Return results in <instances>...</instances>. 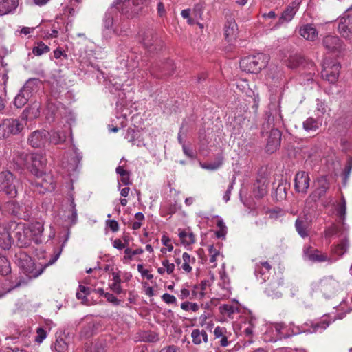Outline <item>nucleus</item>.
Wrapping results in <instances>:
<instances>
[{
  "label": "nucleus",
  "instance_id": "nucleus-3",
  "mask_svg": "<svg viewBox=\"0 0 352 352\" xmlns=\"http://www.w3.org/2000/svg\"><path fill=\"white\" fill-rule=\"evenodd\" d=\"M147 0H116L115 3H122L121 12L129 19L138 16L143 10Z\"/></svg>",
  "mask_w": 352,
  "mask_h": 352
},
{
  "label": "nucleus",
  "instance_id": "nucleus-12",
  "mask_svg": "<svg viewBox=\"0 0 352 352\" xmlns=\"http://www.w3.org/2000/svg\"><path fill=\"white\" fill-rule=\"evenodd\" d=\"M338 30L342 36L351 38L352 37V15L345 14L340 17Z\"/></svg>",
  "mask_w": 352,
  "mask_h": 352
},
{
  "label": "nucleus",
  "instance_id": "nucleus-9",
  "mask_svg": "<svg viewBox=\"0 0 352 352\" xmlns=\"http://www.w3.org/2000/svg\"><path fill=\"white\" fill-rule=\"evenodd\" d=\"M329 322H327L326 320H322L319 322L312 323L309 329L303 328L302 329H301L299 327L291 324V326H292V332L287 335H283L281 337H289L294 335L301 333L302 332L309 333L322 332L324 329H326L329 327Z\"/></svg>",
  "mask_w": 352,
  "mask_h": 352
},
{
  "label": "nucleus",
  "instance_id": "nucleus-16",
  "mask_svg": "<svg viewBox=\"0 0 352 352\" xmlns=\"http://www.w3.org/2000/svg\"><path fill=\"white\" fill-rule=\"evenodd\" d=\"M349 232V226L345 222H342L341 225L332 224L324 230V236L330 238L333 236H337L338 238Z\"/></svg>",
  "mask_w": 352,
  "mask_h": 352
},
{
  "label": "nucleus",
  "instance_id": "nucleus-34",
  "mask_svg": "<svg viewBox=\"0 0 352 352\" xmlns=\"http://www.w3.org/2000/svg\"><path fill=\"white\" fill-rule=\"evenodd\" d=\"M321 126V122L314 118L309 117L303 122V129L307 131H316Z\"/></svg>",
  "mask_w": 352,
  "mask_h": 352
},
{
  "label": "nucleus",
  "instance_id": "nucleus-36",
  "mask_svg": "<svg viewBox=\"0 0 352 352\" xmlns=\"http://www.w3.org/2000/svg\"><path fill=\"white\" fill-rule=\"evenodd\" d=\"M144 250L141 248L133 250L128 247V248L125 249L124 255L122 258V262L124 263H129L133 260V258L135 255L142 254Z\"/></svg>",
  "mask_w": 352,
  "mask_h": 352
},
{
  "label": "nucleus",
  "instance_id": "nucleus-52",
  "mask_svg": "<svg viewBox=\"0 0 352 352\" xmlns=\"http://www.w3.org/2000/svg\"><path fill=\"white\" fill-rule=\"evenodd\" d=\"M161 241H162V244L164 246H166V248H162L161 252L162 253H166V251H168V252L173 251V245L171 243L170 239L168 236L164 234L162 237Z\"/></svg>",
  "mask_w": 352,
  "mask_h": 352
},
{
  "label": "nucleus",
  "instance_id": "nucleus-57",
  "mask_svg": "<svg viewBox=\"0 0 352 352\" xmlns=\"http://www.w3.org/2000/svg\"><path fill=\"white\" fill-rule=\"evenodd\" d=\"M67 348V344L63 339L57 340L54 344V349L57 352H63Z\"/></svg>",
  "mask_w": 352,
  "mask_h": 352
},
{
  "label": "nucleus",
  "instance_id": "nucleus-5",
  "mask_svg": "<svg viewBox=\"0 0 352 352\" xmlns=\"http://www.w3.org/2000/svg\"><path fill=\"white\" fill-rule=\"evenodd\" d=\"M10 230H12V235L16 239L17 245L20 247H27L31 242L30 230L24 223L15 221L9 222Z\"/></svg>",
  "mask_w": 352,
  "mask_h": 352
},
{
  "label": "nucleus",
  "instance_id": "nucleus-13",
  "mask_svg": "<svg viewBox=\"0 0 352 352\" xmlns=\"http://www.w3.org/2000/svg\"><path fill=\"white\" fill-rule=\"evenodd\" d=\"M295 189L298 192L306 193L309 187L310 177L308 173L300 171L295 176Z\"/></svg>",
  "mask_w": 352,
  "mask_h": 352
},
{
  "label": "nucleus",
  "instance_id": "nucleus-1",
  "mask_svg": "<svg viewBox=\"0 0 352 352\" xmlns=\"http://www.w3.org/2000/svg\"><path fill=\"white\" fill-rule=\"evenodd\" d=\"M60 254V251L54 255L47 263L44 265H41L39 267H37L32 258L23 251L16 253L15 258L16 263L19 267L23 270L28 279L30 280L38 277L43 273L45 267L54 263Z\"/></svg>",
  "mask_w": 352,
  "mask_h": 352
},
{
  "label": "nucleus",
  "instance_id": "nucleus-50",
  "mask_svg": "<svg viewBox=\"0 0 352 352\" xmlns=\"http://www.w3.org/2000/svg\"><path fill=\"white\" fill-rule=\"evenodd\" d=\"M12 236H0V251L9 250L12 243Z\"/></svg>",
  "mask_w": 352,
  "mask_h": 352
},
{
  "label": "nucleus",
  "instance_id": "nucleus-15",
  "mask_svg": "<svg viewBox=\"0 0 352 352\" xmlns=\"http://www.w3.org/2000/svg\"><path fill=\"white\" fill-rule=\"evenodd\" d=\"M281 132L277 129L271 130L266 146L267 151L274 153L280 145Z\"/></svg>",
  "mask_w": 352,
  "mask_h": 352
},
{
  "label": "nucleus",
  "instance_id": "nucleus-42",
  "mask_svg": "<svg viewBox=\"0 0 352 352\" xmlns=\"http://www.w3.org/2000/svg\"><path fill=\"white\" fill-rule=\"evenodd\" d=\"M215 219H217V226L218 228L216 236L218 238H224L227 234V227L221 217L216 216Z\"/></svg>",
  "mask_w": 352,
  "mask_h": 352
},
{
  "label": "nucleus",
  "instance_id": "nucleus-47",
  "mask_svg": "<svg viewBox=\"0 0 352 352\" xmlns=\"http://www.w3.org/2000/svg\"><path fill=\"white\" fill-rule=\"evenodd\" d=\"M271 269L272 266L268 262H260L259 263H257L256 265L255 274L259 273L263 275L265 273L269 272Z\"/></svg>",
  "mask_w": 352,
  "mask_h": 352
},
{
  "label": "nucleus",
  "instance_id": "nucleus-22",
  "mask_svg": "<svg viewBox=\"0 0 352 352\" xmlns=\"http://www.w3.org/2000/svg\"><path fill=\"white\" fill-rule=\"evenodd\" d=\"M40 105L38 102H34L26 107L21 113V118L22 120H34L40 115Z\"/></svg>",
  "mask_w": 352,
  "mask_h": 352
},
{
  "label": "nucleus",
  "instance_id": "nucleus-24",
  "mask_svg": "<svg viewBox=\"0 0 352 352\" xmlns=\"http://www.w3.org/2000/svg\"><path fill=\"white\" fill-rule=\"evenodd\" d=\"M237 24L233 19H228L224 25V36L228 41L235 38L237 34Z\"/></svg>",
  "mask_w": 352,
  "mask_h": 352
},
{
  "label": "nucleus",
  "instance_id": "nucleus-2",
  "mask_svg": "<svg viewBox=\"0 0 352 352\" xmlns=\"http://www.w3.org/2000/svg\"><path fill=\"white\" fill-rule=\"evenodd\" d=\"M269 61V57L263 53L243 58L240 61L241 69L249 73H258Z\"/></svg>",
  "mask_w": 352,
  "mask_h": 352
},
{
  "label": "nucleus",
  "instance_id": "nucleus-39",
  "mask_svg": "<svg viewBox=\"0 0 352 352\" xmlns=\"http://www.w3.org/2000/svg\"><path fill=\"white\" fill-rule=\"evenodd\" d=\"M220 280L218 285L223 290L228 291L230 286V280L225 272L224 265L222 266V270L219 272Z\"/></svg>",
  "mask_w": 352,
  "mask_h": 352
},
{
  "label": "nucleus",
  "instance_id": "nucleus-31",
  "mask_svg": "<svg viewBox=\"0 0 352 352\" xmlns=\"http://www.w3.org/2000/svg\"><path fill=\"white\" fill-rule=\"evenodd\" d=\"M157 41V36L151 31L144 32L141 36L140 41L146 48L151 47Z\"/></svg>",
  "mask_w": 352,
  "mask_h": 352
},
{
  "label": "nucleus",
  "instance_id": "nucleus-14",
  "mask_svg": "<svg viewBox=\"0 0 352 352\" xmlns=\"http://www.w3.org/2000/svg\"><path fill=\"white\" fill-rule=\"evenodd\" d=\"M301 3V0H294L284 10L278 20V24L289 22L292 20Z\"/></svg>",
  "mask_w": 352,
  "mask_h": 352
},
{
  "label": "nucleus",
  "instance_id": "nucleus-27",
  "mask_svg": "<svg viewBox=\"0 0 352 352\" xmlns=\"http://www.w3.org/2000/svg\"><path fill=\"white\" fill-rule=\"evenodd\" d=\"M116 172L118 175V184L122 183L124 186H129L131 184L130 179V172L126 169L125 164L119 165Z\"/></svg>",
  "mask_w": 352,
  "mask_h": 352
},
{
  "label": "nucleus",
  "instance_id": "nucleus-35",
  "mask_svg": "<svg viewBox=\"0 0 352 352\" xmlns=\"http://www.w3.org/2000/svg\"><path fill=\"white\" fill-rule=\"evenodd\" d=\"M214 334L216 338H221L220 343L222 346H228L227 330L225 327H217L214 329Z\"/></svg>",
  "mask_w": 352,
  "mask_h": 352
},
{
  "label": "nucleus",
  "instance_id": "nucleus-61",
  "mask_svg": "<svg viewBox=\"0 0 352 352\" xmlns=\"http://www.w3.org/2000/svg\"><path fill=\"white\" fill-rule=\"evenodd\" d=\"M36 336L35 338V341L38 343H41L43 341V340L46 338V332L43 328H38L36 330Z\"/></svg>",
  "mask_w": 352,
  "mask_h": 352
},
{
  "label": "nucleus",
  "instance_id": "nucleus-54",
  "mask_svg": "<svg viewBox=\"0 0 352 352\" xmlns=\"http://www.w3.org/2000/svg\"><path fill=\"white\" fill-rule=\"evenodd\" d=\"M181 308L185 311L191 310L195 312L198 311L199 306L197 303L186 301L181 304Z\"/></svg>",
  "mask_w": 352,
  "mask_h": 352
},
{
  "label": "nucleus",
  "instance_id": "nucleus-46",
  "mask_svg": "<svg viewBox=\"0 0 352 352\" xmlns=\"http://www.w3.org/2000/svg\"><path fill=\"white\" fill-rule=\"evenodd\" d=\"M66 134L63 131H55L51 135V141L54 144H59L64 142L66 140Z\"/></svg>",
  "mask_w": 352,
  "mask_h": 352
},
{
  "label": "nucleus",
  "instance_id": "nucleus-11",
  "mask_svg": "<svg viewBox=\"0 0 352 352\" xmlns=\"http://www.w3.org/2000/svg\"><path fill=\"white\" fill-rule=\"evenodd\" d=\"M49 133L45 130H37L30 135L28 142L34 148H41L45 145L48 140Z\"/></svg>",
  "mask_w": 352,
  "mask_h": 352
},
{
  "label": "nucleus",
  "instance_id": "nucleus-20",
  "mask_svg": "<svg viewBox=\"0 0 352 352\" xmlns=\"http://www.w3.org/2000/svg\"><path fill=\"white\" fill-rule=\"evenodd\" d=\"M21 0L0 1V16L14 13L19 5Z\"/></svg>",
  "mask_w": 352,
  "mask_h": 352
},
{
  "label": "nucleus",
  "instance_id": "nucleus-64",
  "mask_svg": "<svg viewBox=\"0 0 352 352\" xmlns=\"http://www.w3.org/2000/svg\"><path fill=\"white\" fill-rule=\"evenodd\" d=\"M316 105L317 111L320 112L322 114H324L326 113L327 106L323 102L318 100Z\"/></svg>",
  "mask_w": 352,
  "mask_h": 352
},
{
  "label": "nucleus",
  "instance_id": "nucleus-45",
  "mask_svg": "<svg viewBox=\"0 0 352 352\" xmlns=\"http://www.w3.org/2000/svg\"><path fill=\"white\" fill-rule=\"evenodd\" d=\"M214 275L213 274H210V277L207 280H202L199 286L200 292H199V298H201L204 294V291L209 287L212 283L214 282Z\"/></svg>",
  "mask_w": 352,
  "mask_h": 352
},
{
  "label": "nucleus",
  "instance_id": "nucleus-10",
  "mask_svg": "<svg viewBox=\"0 0 352 352\" xmlns=\"http://www.w3.org/2000/svg\"><path fill=\"white\" fill-rule=\"evenodd\" d=\"M30 159L28 169L30 172L34 175L42 173L47 163L46 157L41 154L30 153Z\"/></svg>",
  "mask_w": 352,
  "mask_h": 352
},
{
  "label": "nucleus",
  "instance_id": "nucleus-17",
  "mask_svg": "<svg viewBox=\"0 0 352 352\" xmlns=\"http://www.w3.org/2000/svg\"><path fill=\"white\" fill-rule=\"evenodd\" d=\"M28 228L30 230L31 241H34L36 243L43 242V234L44 231V225L42 222L36 221L31 223Z\"/></svg>",
  "mask_w": 352,
  "mask_h": 352
},
{
  "label": "nucleus",
  "instance_id": "nucleus-6",
  "mask_svg": "<svg viewBox=\"0 0 352 352\" xmlns=\"http://www.w3.org/2000/svg\"><path fill=\"white\" fill-rule=\"evenodd\" d=\"M23 124L17 119H5L0 124V139H6L11 135L19 133Z\"/></svg>",
  "mask_w": 352,
  "mask_h": 352
},
{
  "label": "nucleus",
  "instance_id": "nucleus-32",
  "mask_svg": "<svg viewBox=\"0 0 352 352\" xmlns=\"http://www.w3.org/2000/svg\"><path fill=\"white\" fill-rule=\"evenodd\" d=\"M224 157L223 155H219L213 162L202 163L200 162L199 165L203 169L208 170H216L219 169L223 163Z\"/></svg>",
  "mask_w": 352,
  "mask_h": 352
},
{
  "label": "nucleus",
  "instance_id": "nucleus-18",
  "mask_svg": "<svg viewBox=\"0 0 352 352\" xmlns=\"http://www.w3.org/2000/svg\"><path fill=\"white\" fill-rule=\"evenodd\" d=\"M339 239V241L332 246L331 251L334 254L342 256L349 248V232Z\"/></svg>",
  "mask_w": 352,
  "mask_h": 352
},
{
  "label": "nucleus",
  "instance_id": "nucleus-25",
  "mask_svg": "<svg viewBox=\"0 0 352 352\" xmlns=\"http://www.w3.org/2000/svg\"><path fill=\"white\" fill-rule=\"evenodd\" d=\"M195 263V257L190 255L187 252H184L182 254V263H181L179 266V270L184 273L189 274L192 272V267Z\"/></svg>",
  "mask_w": 352,
  "mask_h": 352
},
{
  "label": "nucleus",
  "instance_id": "nucleus-8",
  "mask_svg": "<svg viewBox=\"0 0 352 352\" xmlns=\"http://www.w3.org/2000/svg\"><path fill=\"white\" fill-rule=\"evenodd\" d=\"M340 65L336 61L326 60L322 64V77L331 83H335L339 77Z\"/></svg>",
  "mask_w": 352,
  "mask_h": 352
},
{
  "label": "nucleus",
  "instance_id": "nucleus-19",
  "mask_svg": "<svg viewBox=\"0 0 352 352\" xmlns=\"http://www.w3.org/2000/svg\"><path fill=\"white\" fill-rule=\"evenodd\" d=\"M299 34L305 39L314 41L318 38V32L312 24H305L300 27Z\"/></svg>",
  "mask_w": 352,
  "mask_h": 352
},
{
  "label": "nucleus",
  "instance_id": "nucleus-30",
  "mask_svg": "<svg viewBox=\"0 0 352 352\" xmlns=\"http://www.w3.org/2000/svg\"><path fill=\"white\" fill-rule=\"evenodd\" d=\"M281 283L276 280L268 284L265 288V294L272 298H280L282 296L281 292L278 289Z\"/></svg>",
  "mask_w": 352,
  "mask_h": 352
},
{
  "label": "nucleus",
  "instance_id": "nucleus-21",
  "mask_svg": "<svg viewBox=\"0 0 352 352\" xmlns=\"http://www.w3.org/2000/svg\"><path fill=\"white\" fill-rule=\"evenodd\" d=\"M209 261L212 264V267L217 266V261L223 258V256L221 253V246L219 243L215 245H209L208 248Z\"/></svg>",
  "mask_w": 352,
  "mask_h": 352
},
{
  "label": "nucleus",
  "instance_id": "nucleus-37",
  "mask_svg": "<svg viewBox=\"0 0 352 352\" xmlns=\"http://www.w3.org/2000/svg\"><path fill=\"white\" fill-rule=\"evenodd\" d=\"M30 98L28 94L21 89L19 93L14 98V104L17 108H21L28 102Z\"/></svg>",
  "mask_w": 352,
  "mask_h": 352
},
{
  "label": "nucleus",
  "instance_id": "nucleus-26",
  "mask_svg": "<svg viewBox=\"0 0 352 352\" xmlns=\"http://www.w3.org/2000/svg\"><path fill=\"white\" fill-rule=\"evenodd\" d=\"M30 158V154L25 152L17 151L14 153L13 162L19 168H26L28 169Z\"/></svg>",
  "mask_w": 352,
  "mask_h": 352
},
{
  "label": "nucleus",
  "instance_id": "nucleus-38",
  "mask_svg": "<svg viewBox=\"0 0 352 352\" xmlns=\"http://www.w3.org/2000/svg\"><path fill=\"white\" fill-rule=\"evenodd\" d=\"M129 245V236L124 235L122 239H116L113 242V246L118 250L125 251Z\"/></svg>",
  "mask_w": 352,
  "mask_h": 352
},
{
  "label": "nucleus",
  "instance_id": "nucleus-4",
  "mask_svg": "<svg viewBox=\"0 0 352 352\" xmlns=\"http://www.w3.org/2000/svg\"><path fill=\"white\" fill-rule=\"evenodd\" d=\"M18 183V179L10 171L0 173V192L14 198L17 195L16 184Z\"/></svg>",
  "mask_w": 352,
  "mask_h": 352
},
{
  "label": "nucleus",
  "instance_id": "nucleus-63",
  "mask_svg": "<svg viewBox=\"0 0 352 352\" xmlns=\"http://www.w3.org/2000/svg\"><path fill=\"white\" fill-rule=\"evenodd\" d=\"M179 298L182 300L186 299L190 297V290L188 288V287H183L180 290V294L179 295Z\"/></svg>",
  "mask_w": 352,
  "mask_h": 352
},
{
  "label": "nucleus",
  "instance_id": "nucleus-53",
  "mask_svg": "<svg viewBox=\"0 0 352 352\" xmlns=\"http://www.w3.org/2000/svg\"><path fill=\"white\" fill-rule=\"evenodd\" d=\"M94 324L91 322L88 323L83 327L80 332V336L83 338H89L92 336L94 332Z\"/></svg>",
  "mask_w": 352,
  "mask_h": 352
},
{
  "label": "nucleus",
  "instance_id": "nucleus-44",
  "mask_svg": "<svg viewBox=\"0 0 352 352\" xmlns=\"http://www.w3.org/2000/svg\"><path fill=\"white\" fill-rule=\"evenodd\" d=\"M113 283L111 284V291L116 294H120L123 292L122 287L121 285V280L119 274L113 273Z\"/></svg>",
  "mask_w": 352,
  "mask_h": 352
},
{
  "label": "nucleus",
  "instance_id": "nucleus-33",
  "mask_svg": "<svg viewBox=\"0 0 352 352\" xmlns=\"http://www.w3.org/2000/svg\"><path fill=\"white\" fill-rule=\"evenodd\" d=\"M5 210L10 214L21 217V206L16 201L12 200L5 204Z\"/></svg>",
  "mask_w": 352,
  "mask_h": 352
},
{
  "label": "nucleus",
  "instance_id": "nucleus-49",
  "mask_svg": "<svg viewBox=\"0 0 352 352\" xmlns=\"http://www.w3.org/2000/svg\"><path fill=\"white\" fill-rule=\"evenodd\" d=\"M50 47L43 42L38 43L37 45L32 49V53L36 56H41L50 52Z\"/></svg>",
  "mask_w": 352,
  "mask_h": 352
},
{
  "label": "nucleus",
  "instance_id": "nucleus-51",
  "mask_svg": "<svg viewBox=\"0 0 352 352\" xmlns=\"http://www.w3.org/2000/svg\"><path fill=\"white\" fill-rule=\"evenodd\" d=\"M144 215L142 212H137L135 214V221L131 223V228L133 230H138L142 226V223L144 221Z\"/></svg>",
  "mask_w": 352,
  "mask_h": 352
},
{
  "label": "nucleus",
  "instance_id": "nucleus-48",
  "mask_svg": "<svg viewBox=\"0 0 352 352\" xmlns=\"http://www.w3.org/2000/svg\"><path fill=\"white\" fill-rule=\"evenodd\" d=\"M309 258L310 260L320 262L330 260L327 254H322L320 252L316 250H314L313 252L309 255Z\"/></svg>",
  "mask_w": 352,
  "mask_h": 352
},
{
  "label": "nucleus",
  "instance_id": "nucleus-58",
  "mask_svg": "<svg viewBox=\"0 0 352 352\" xmlns=\"http://www.w3.org/2000/svg\"><path fill=\"white\" fill-rule=\"evenodd\" d=\"M191 337L194 344H199L201 343V332L199 329H194L192 331Z\"/></svg>",
  "mask_w": 352,
  "mask_h": 352
},
{
  "label": "nucleus",
  "instance_id": "nucleus-29",
  "mask_svg": "<svg viewBox=\"0 0 352 352\" xmlns=\"http://www.w3.org/2000/svg\"><path fill=\"white\" fill-rule=\"evenodd\" d=\"M179 237L183 245L190 246L195 242V237L193 233L189 230H180Z\"/></svg>",
  "mask_w": 352,
  "mask_h": 352
},
{
  "label": "nucleus",
  "instance_id": "nucleus-7",
  "mask_svg": "<svg viewBox=\"0 0 352 352\" xmlns=\"http://www.w3.org/2000/svg\"><path fill=\"white\" fill-rule=\"evenodd\" d=\"M35 176L36 179L32 184L35 186L39 193L44 194L47 191H52L55 189L56 184L52 175L42 172Z\"/></svg>",
  "mask_w": 352,
  "mask_h": 352
},
{
  "label": "nucleus",
  "instance_id": "nucleus-59",
  "mask_svg": "<svg viewBox=\"0 0 352 352\" xmlns=\"http://www.w3.org/2000/svg\"><path fill=\"white\" fill-rule=\"evenodd\" d=\"M138 271L142 276L146 277L148 280H151L153 278V274H151L147 269H144L142 264L138 265Z\"/></svg>",
  "mask_w": 352,
  "mask_h": 352
},
{
  "label": "nucleus",
  "instance_id": "nucleus-56",
  "mask_svg": "<svg viewBox=\"0 0 352 352\" xmlns=\"http://www.w3.org/2000/svg\"><path fill=\"white\" fill-rule=\"evenodd\" d=\"M12 236V230H10L9 223L0 222V236Z\"/></svg>",
  "mask_w": 352,
  "mask_h": 352
},
{
  "label": "nucleus",
  "instance_id": "nucleus-23",
  "mask_svg": "<svg viewBox=\"0 0 352 352\" xmlns=\"http://www.w3.org/2000/svg\"><path fill=\"white\" fill-rule=\"evenodd\" d=\"M324 47L331 51L334 52L341 49L342 42L336 36L328 35L323 38Z\"/></svg>",
  "mask_w": 352,
  "mask_h": 352
},
{
  "label": "nucleus",
  "instance_id": "nucleus-41",
  "mask_svg": "<svg viewBox=\"0 0 352 352\" xmlns=\"http://www.w3.org/2000/svg\"><path fill=\"white\" fill-rule=\"evenodd\" d=\"M336 212L342 222H345L344 221L346 214V203L344 197H342L340 203L338 205Z\"/></svg>",
  "mask_w": 352,
  "mask_h": 352
},
{
  "label": "nucleus",
  "instance_id": "nucleus-28",
  "mask_svg": "<svg viewBox=\"0 0 352 352\" xmlns=\"http://www.w3.org/2000/svg\"><path fill=\"white\" fill-rule=\"evenodd\" d=\"M41 84V82L38 79L36 78H31L29 79L21 88V89L28 94L29 96L32 97L34 94H36L38 89V85Z\"/></svg>",
  "mask_w": 352,
  "mask_h": 352
},
{
  "label": "nucleus",
  "instance_id": "nucleus-55",
  "mask_svg": "<svg viewBox=\"0 0 352 352\" xmlns=\"http://www.w3.org/2000/svg\"><path fill=\"white\" fill-rule=\"evenodd\" d=\"M162 265L165 268V271L167 274L170 275L175 271V264L170 263L168 259H164L162 261Z\"/></svg>",
  "mask_w": 352,
  "mask_h": 352
},
{
  "label": "nucleus",
  "instance_id": "nucleus-40",
  "mask_svg": "<svg viewBox=\"0 0 352 352\" xmlns=\"http://www.w3.org/2000/svg\"><path fill=\"white\" fill-rule=\"evenodd\" d=\"M11 272L10 263L4 256L0 254V274L6 276Z\"/></svg>",
  "mask_w": 352,
  "mask_h": 352
},
{
  "label": "nucleus",
  "instance_id": "nucleus-43",
  "mask_svg": "<svg viewBox=\"0 0 352 352\" xmlns=\"http://www.w3.org/2000/svg\"><path fill=\"white\" fill-rule=\"evenodd\" d=\"M295 227L296 231L301 237L305 238L308 236V232L307 230V223L305 221L298 219L296 221Z\"/></svg>",
  "mask_w": 352,
  "mask_h": 352
},
{
  "label": "nucleus",
  "instance_id": "nucleus-62",
  "mask_svg": "<svg viewBox=\"0 0 352 352\" xmlns=\"http://www.w3.org/2000/svg\"><path fill=\"white\" fill-rule=\"evenodd\" d=\"M162 298L166 304H175L176 303V298L170 294L165 293L162 295Z\"/></svg>",
  "mask_w": 352,
  "mask_h": 352
},
{
  "label": "nucleus",
  "instance_id": "nucleus-60",
  "mask_svg": "<svg viewBox=\"0 0 352 352\" xmlns=\"http://www.w3.org/2000/svg\"><path fill=\"white\" fill-rule=\"evenodd\" d=\"M329 188V185L326 180L322 181V185L318 187L316 191V192L318 195V197H320L326 193L327 190Z\"/></svg>",
  "mask_w": 352,
  "mask_h": 352
}]
</instances>
